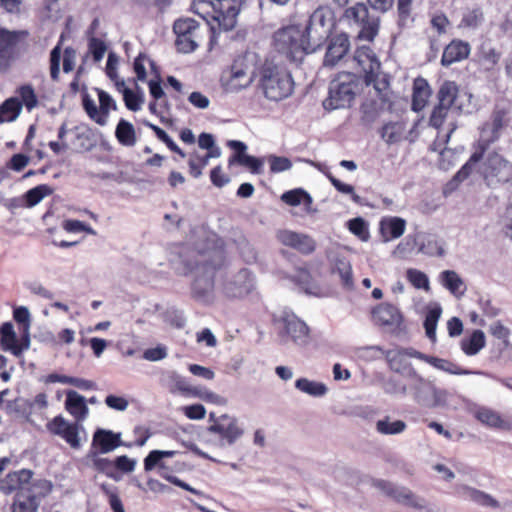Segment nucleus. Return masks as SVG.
<instances>
[{"instance_id": "nucleus-39", "label": "nucleus", "mask_w": 512, "mask_h": 512, "mask_svg": "<svg viewBox=\"0 0 512 512\" xmlns=\"http://www.w3.org/2000/svg\"><path fill=\"white\" fill-rule=\"evenodd\" d=\"M486 344L485 334L482 330H474L469 338L461 341L462 351L468 355H476Z\"/></svg>"}, {"instance_id": "nucleus-5", "label": "nucleus", "mask_w": 512, "mask_h": 512, "mask_svg": "<svg viewBox=\"0 0 512 512\" xmlns=\"http://www.w3.org/2000/svg\"><path fill=\"white\" fill-rule=\"evenodd\" d=\"M179 454L180 452L176 450H152L144 458V469L148 472L157 468L158 474L161 478L177 487L196 494L197 491L188 483L174 476V473L186 470L187 464L180 460H175L172 463L165 460L166 458H174Z\"/></svg>"}, {"instance_id": "nucleus-16", "label": "nucleus", "mask_w": 512, "mask_h": 512, "mask_svg": "<svg viewBox=\"0 0 512 512\" xmlns=\"http://www.w3.org/2000/svg\"><path fill=\"white\" fill-rule=\"evenodd\" d=\"M375 324L383 327H399L403 321L400 310L393 304L381 303L371 312Z\"/></svg>"}, {"instance_id": "nucleus-6", "label": "nucleus", "mask_w": 512, "mask_h": 512, "mask_svg": "<svg viewBox=\"0 0 512 512\" xmlns=\"http://www.w3.org/2000/svg\"><path fill=\"white\" fill-rule=\"evenodd\" d=\"M359 88L358 77L350 72L339 73L329 85L328 97L323 101L325 110L350 107Z\"/></svg>"}, {"instance_id": "nucleus-35", "label": "nucleus", "mask_w": 512, "mask_h": 512, "mask_svg": "<svg viewBox=\"0 0 512 512\" xmlns=\"http://www.w3.org/2000/svg\"><path fill=\"white\" fill-rule=\"evenodd\" d=\"M192 11L199 15L205 23L210 32L215 29V22L213 21V16L216 15V10L214 6V0H194L191 5Z\"/></svg>"}, {"instance_id": "nucleus-58", "label": "nucleus", "mask_w": 512, "mask_h": 512, "mask_svg": "<svg viewBox=\"0 0 512 512\" xmlns=\"http://www.w3.org/2000/svg\"><path fill=\"white\" fill-rule=\"evenodd\" d=\"M145 63H149L151 69L154 70L156 73H158L155 62L153 60L149 59V57L145 53H139L138 56L134 60L133 69H134V72H135L138 80H140V81L146 80L147 73H146ZM157 77L159 78V74H157Z\"/></svg>"}, {"instance_id": "nucleus-62", "label": "nucleus", "mask_w": 512, "mask_h": 512, "mask_svg": "<svg viewBox=\"0 0 512 512\" xmlns=\"http://www.w3.org/2000/svg\"><path fill=\"white\" fill-rule=\"evenodd\" d=\"M413 383L411 385V389L413 390L414 398L416 400H419L422 397V394L431 388L432 384L430 381L424 379L422 376H420L416 370L412 372V374L409 376Z\"/></svg>"}, {"instance_id": "nucleus-49", "label": "nucleus", "mask_w": 512, "mask_h": 512, "mask_svg": "<svg viewBox=\"0 0 512 512\" xmlns=\"http://www.w3.org/2000/svg\"><path fill=\"white\" fill-rule=\"evenodd\" d=\"M458 95V87L454 82H445L438 91V104L451 108Z\"/></svg>"}, {"instance_id": "nucleus-44", "label": "nucleus", "mask_w": 512, "mask_h": 512, "mask_svg": "<svg viewBox=\"0 0 512 512\" xmlns=\"http://www.w3.org/2000/svg\"><path fill=\"white\" fill-rule=\"evenodd\" d=\"M463 490L470 500H472L473 502L477 503L480 506L491 507L494 509L500 507L499 502L486 492L469 486H463Z\"/></svg>"}, {"instance_id": "nucleus-4", "label": "nucleus", "mask_w": 512, "mask_h": 512, "mask_svg": "<svg viewBox=\"0 0 512 512\" xmlns=\"http://www.w3.org/2000/svg\"><path fill=\"white\" fill-rule=\"evenodd\" d=\"M31 34L27 29H8L0 25V72L6 73L12 65L29 53Z\"/></svg>"}, {"instance_id": "nucleus-59", "label": "nucleus", "mask_w": 512, "mask_h": 512, "mask_svg": "<svg viewBox=\"0 0 512 512\" xmlns=\"http://www.w3.org/2000/svg\"><path fill=\"white\" fill-rule=\"evenodd\" d=\"M17 94L20 97L22 106L24 105L28 111H31L38 105V99L35 94L34 88L30 84L21 85L17 89Z\"/></svg>"}, {"instance_id": "nucleus-63", "label": "nucleus", "mask_w": 512, "mask_h": 512, "mask_svg": "<svg viewBox=\"0 0 512 512\" xmlns=\"http://www.w3.org/2000/svg\"><path fill=\"white\" fill-rule=\"evenodd\" d=\"M361 120L364 124L370 125L375 122L380 116V109L374 101L364 103L361 107Z\"/></svg>"}, {"instance_id": "nucleus-53", "label": "nucleus", "mask_w": 512, "mask_h": 512, "mask_svg": "<svg viewBox=\"0 0 512 512\" xmlns=\"http://www.w3.org/2000/svg\"><path fill=\"white\" fill-rule=\"evenodd\" d=\"M92 466L96 471L105 474L113 480L118 481L121 478V476L115 471L114 461H111L108 458L95 456L92 459Z\"/></svg>"}, {"instance_id": "nucleus-3", "label": "nucleus", "mask_w": 512, "mask_h": 512, "mask_svg": "<svg viewBox=\"0 0 512 512\" xmlns=\"http://www.w3.org/2000/svg\"><path fill=\"white\" fill-rule=\"evenodd\" d=\"M257 76V55L245 52L235 57L231 65L223 71L221 83L226 91L238 92L248 88Z\"/></svg>"}, {"instance_id": "nucleus-8", "label": "nucleus", "mask_w": 512, "mask_h": 512, "mask_svg": "<svg viewBox=\"0 0 512 512\" xmlns=\"http://www.w3.org/2000/svg\"><path fill=\"white\" fill-rule=\"evenodd\" d=\"M481 175L489 188H512V163L498 153L486 157Z\"/></svg>"}, {"instance_id": "nucleus-22", "label": "nucleus", "mask_w": 512, "mask_h": 512, "mask_svg": "<svg viewBox=\"0 0 512 512\" xmlns=\"http://www.w3.org/2000/svg\"><path fill=\"white\" fill-rule=\"evenodd\" d=\"M408 354L413 358L424 361L433 366L434 368L445 371L449 374L467 375L470 373L468 370L462 369L460 366L449 360L438 358L435 356H430L417 350H411V352H409Z\"/></svg>"}, {"instance_id": "nucleus-40", "label": "nucleus", "mask_w": 512, "mask_h": 512, "mask_svg": "<svg viewBox=\"0 0 512 512\" xmlns=\"http://www.w3.org/2000/svg\"><path fill=\"white\" fill-rule=\"evenodd\" d=\"M22 110V102L17 97H10L0 105V123L12 122Z\"/></svg>"}, {"instance_id": "nucleus-32", "label": "nucleus", "mask_w": 512, "mask_h": 512, "mask_svg": "<svg viewBox=\"0 0 512 512\" xmlns=\"http://www.w3.org/2000/svg\"><path fill=\"white\" fill-rule=\"evenodd\" d=\"M364 81L367 86L372 85L376 90L379 99L382 103L388 101L390 82L386 74L381 73L380 70L373 71V73L364 75Z\"/></svg>"}, {"instance_id": "nucleus-29", "label": "nucleus", "mask_w": 512, "mask_h": 512, "mask_svg": "<svg viewBox=\"0 0 512 512\" xmlns=\"http://www.w3.org/2000/svg\"><path fill=\"white\" fill-rule=\"evenodd\" d=\"M210 431L227 439L229 443H233L242 435V430L237 426L236 421L227 415H223L220 422L211 425Z\"/></svg>"}, {"instance_id": "nucleus-46", "label": "nucleus", "mask_w": 512, "mask_h": 512, "mask_svg": "<svg viewBox=\"0 0 512 512\" xmlns=\"http://www.w3.org/2000/svg\"><path fill=\"white\" fill-rule=\"evenodd\" d=\"M281 200L289 206H298L301 203L305 205L312 204V197L302 188H295L284 192L281 195Z\"/></svg>"}, {"instance_id": "nucleus-26", "label": "nucleus", "mask_w": 512, "mask_h": 512, "mask_svg": "<svg viewBox=\"0 0 512 512\" xmlns=\"http://www.w3.org/2000/svg\"><path fill=\"white\" fill-rule=\"evenodd\" d=\"M413 350L410 349H402L397 351H388L386 354V359L388 365L391 370L399 374H406L410 376L415 369L413 368L411 362L407 360V356L411 357L408 353Z\"/></svg>"}, {"instance_id": "nucleus-50", "label": "nucleus", "mask_w": 512, "mask_h": 512, "mask_svg": "<svg viewBox=\"0 0 512 512\" xmlns=\"http://www.w3.org/2000/svg\"><path fill=\"white\" fill-rule=\"evenodd\" d=\"M295 387L311 396H323L327 392V388L323 383L311 381L307 378H299L295 382Z\"/></svg>"}, {"instance_id": "nucleus-15", "label": "nucleus", "mask_w": 512, "mask_h": 512, "mask_svg": "<svg viewBox=\"0 0 512 512\" xmlns=\"http://www.w3.org/2000/svg\"><path fill=\"white\" fill-rule=\"evenodd\" d=\"M277 239L284 246L295 249L304 255L312 254L316 249L315 240L307 234L281 230L277 234Z\"/></svg>"}, {"instance_id": "nucleus-27", "label": "nucleus", "mask_w": 512, "mask_h": 512, "mask_svg": "<svg viewBox=\"0 0 512 512\" xmlns=\"http://www.w3.org/2000/svg\"><path fill=\"white\" fill-rule=\"evenodd\" d=\"M43 495H37L33 491L18 492L11 505V512H38Z\"/></svg>"}, {"instance_id": "nucleus-60", "label": "nucleus", "mask_w": 512, "mask_h": 512, "mask_svg": "<svg viewBox=\"0 0 512 512\" xmlns=\"http://www.w3.org/2000/svg\"><path fill=\"white\" fill-rule=\"evenodd\" d=\"M326 176H327L328 180L330 181V183L333 185V187L339 193L350 195V198L354 203L359 204V205L362 204L361 197L355 193L354 187L352 185L343 183L342 181L337 179L331 173L326 174Z\"/></svg>"}, {"instance_id": "nucleus-13", "label": "nucleus", "mask_w": 512, "mask_h": 512, "mask_svg": "<svg viewBox=\"0 0 512 512\" xmlns=\"http://www.w3.org/2000/svg\"><path fill=\"white\" fill-rule=\"evenodd\" d=\"M245 0H214L216 15L213 21L219 29L229 31L236 25L237 15Z\"/></svg>"}, {"instance_id": "nucleus-37", "label": "nucleus", "mask_w": 512, "mask_h": 512, "mask_svg": "<svg viewBox=\"0 0 512 512\" xmlns=\"http://www.w3.org/2000/svg\"><path fill=\"white\" fill-rule=\"evenodd\" d=\"M406 228V222L400 217H391L384 219L380 223L381 233L387 239H396L401 237Z\"/></svg>"}, {"instance_id": "nucleus-18", "label": "nucleus", "mask_w": 512, "mask_h": 512, "mask_svg": "<svg viewBox=\"0 0 512 512\" xmlns=\"http://www.w3.org/2000/svg\"><path fill=\"white\" fill-rule=\"evenodd\" d=\"M507 116L508 111L506 109L496 108L492 113L491 124H486L483 127L482 134L478 142L480 144H485L487 142V148H489L490 144L499 138L500 131L507 124Z\"/></svg>"}, {"instance_id": "nucleus-14", "label": "nucleus", "mask_w": 512, "mask_h": 512, "mask_svg": "<svg viewBox=\"0 0 512 512\" xmlns=\"http://www.w3.org/2000/svg\"><path fill=\"white\" fill-rule=\"evenodd\" d=\"M46 428L51 434L64 439L70 447L80 448L79 425L77 423H68L63 416L58 415L46 424Z\"/></svg>"}, {"instance_id": "nucleus-64", "label": "nucleus", "mask_w": 512, "mask_h": 512, "mask_svg": "<svg viewBox=\"0 0 512 512\" xmlns=\"http://www.w3.org/2000/svg\"><path fill=\"white\" fill-rule=\"evenodd\" d=\"M450 111V108L444 107L440 104H437L429 118V124L430 126L434 127L435 129H440L442 125L444 124L448 113Z\"/></svg>"}, {"instance_id": "nucleus-30", "label": "nucleus", "mask_w": 512, "mask_h": 512, "mask_svg": "<svg viewBox=\"0 0 512 512\" xmlns=\"http://www.w3.org/2000/svg\"><path fill=\"white\" fill-rule=\"evenodd\" d=\"M65 409L78 421L84 420L89 412L85 398L73 390L67 392Z\"/></svg>"}, {"instance_id": "nucleus-34", "label": "nucleus", "mask_w": 512, "mask_h": 512, "mask_svg": "<svg viewBox=\"0 0 512 512\" xmlns=\"http://www.w3.org/2000/svg\"><path fill=\"white\" fill-rule=\"evenodd\" d=\"M405 130L403 121H390L379 129V134L382 140L391 145L399 143L404 138Z\"/></svg>"}, {"instance_id": "nucleus-24", "label": "nucleus", "mask_w": 512, "mask_h": 512, "mask_svg": "<svg viewBox=\"0 0 512 512\" xmlns=\"http://www.w3.org/2000/svg\"><path fill=\"white\" fill-rule=\"evenodd\" d=\"M250 272L248 269H241L234 276L233 280L224 285V293L229 298H242L249 293Z\"/></svg>"}, {"instance_id": "nucleus-54", "label": "nucleus", "mask_w": 512, "mask_h": 512, "mask_svg": "<svg viewBox=\"0 0 512 512\" xmlns=\"http://www.w3.org/2000/svg\"><path fill=\"white\" fill-rule=\"evenodd\" d=\"M347 228L349 229V231L352 234H354L361 241L366 242L370 238L368 224L361 217H356V218L350 219L347 222Z\"/></svg>"}, {"instance_id": "nucleus-52", "label": "nucleus", "mask_w": 512, "mask_h": 512, "mask_svg": "<svg viewBox=\"0 0 512 512\" xmlns=\"http://www.w3.org/2000/svg\"><path fill=\"white\" fill-rule=\"evenodd\" d=\"M116 85L118 89H120V87H123L122 93L126 108L133 112L140 110L141 104L143 102L142 96L135 93L131 89L125 87V83L123 80L117 81Z\"/></svg>"}, {"instance_id": "nucleus-41", "label": "nucleus", "mask_w": 512, "mask_h": 512, "mask_svg": "<svg viewBox=\"0 0 512 512\" xmlns=\"http://www.w3.org/2000/svg\"><path fill=\"white\" fill-rule=\"evenodd\" d=\"M392 499L397 503L404 504L415 509H423L425 507L424 500L416 496L406 487H397Z\"/></svg>"}, {"instance_id": "nucleus-20", "label": "nucleus", "mask_w": 512, "mask_h": 512, "mask_svg": "<svg viewBox=\"0 0 512 512\" xmlns=\"http://www.w3.org/2000/svg\"><path fill=\"white\" fill-rule=\"evenodd\" d=\"M471 51L470 44L460 39H453L447 44L441 56V64L445 67L453 63L460 62L469 57Z\"/></svg>"}, {"instance_id": "nucleus-51", "label": "nucleus", "mask_w": 512, "mask_h": 512, "mask_svg": "<svg viewBox=\"0 0 512 512\" xmlns=\"http://www.w3.org/2000/svg\"><path fill=\"white\" fill-rule=\"evenodd\" d=\"M480 64L486 66V70L493 69L499 62L501 53L494 47L482 45L477 53Z\"/></svg>"}, {"instance_id": "nucleus-48", "label": "nucleus", "mask_w": 512, "mask_h": 512, "mask_svg": "<svg viewBox=\"0 0 512 512\" xmlns=\"http://www.w3.org/2000/svg\"><path fill=\"white\" fill-rule=\"evenodd\" d=\"M406 427L407 425L404 421L395 420L391 422L388 416L376 422L377 432L383 435L400 434L406 429Z\"/></svg>"}, {"instance_id": "nucleus-1", "label": "nucleus", "mask_w": 512, "mask_h": 512, "mask_svg": "<svg viewBox=\"0 0 512 512\" xmlns=\"http://www.w3.org/2000/svg\"><path fill=\"white\" fill-rule=\"evenodd\" d=\"M258 84L265 97L273 101L287 98L294 89L290 72L268 58L258 66Z\"/></svg>"}, {"instance_id": "nucleus-17", "label": "nucleus", "mask_w": 512, "mask_h": 512, "mask_svg": "<svg viewBox=\"0 0 512 512\" xmlns=\"http://www.w3.org/2000/svg\"><path fill=\"white\" fill-rule=\"evenodd\" d=\"M31 478L32 472L27 469L10 472L1 480L0 490L5 494H10L14 491H17V493L33 491L32 487H28Z\"/></svg>"}, {"instance_id": "nucleus-45", "label": "nucleus", "mask_w": 512, "mask_h": 512, "mask_svg": "<svg viewBox=\"0 0 512 512\" xmlns=\"http://www.w3.org/2000/svg\"><path fill=\"white\" fill-rule=\"evenodd\" d=\"M333 273L339 275L343 287L352 289L354 286L352 267L346 259H337L333 267Z\"/></svg>"}, {"instance_id": "nucleus-21", "label": "nucleus", "mask_w": 512, "mask_h": 512, "mask_svg": "<svg viewBox=\"0 0 512 512\" xmlns=\"http://www.w3.org/2000/svg\"><path fill=\"white\" fill-rule=\"evenodd\" d=\"M122 444L121 435L111 430L98 429L92 439V448L102 454L109 453Z\"/></svg>"}, {"instance_id": "nucleus-19", "label": "nucleus", "mask_w": 512, "mask_h": 512, "mask_svg": "<svg viewBox=\"0 0 512 512\" xmlns=\"http://www.w3.org/2000/svg\"><path fill=\"white\" fill-rule=\"evenodd\" d=\"M350 40L346 33H340L331 38L325 56L324 65H336L349 51Z\"/></svg>"}, {"instance_id": "nucleus-43", "label": "nucleus", "mask_w": 512, "mask_h": 512, "mask_svg": "<svg viewBox=\"0 0 512 512\" xmlns=\"http://www.w3.org/2000/svg\"><path fill=\"white\" fill-rule=\"evenodd\" d=\"M414 0H397V25L399 28L410 27L414 22Z\"/></svg>"}, {"instance_id": "nucleus-28", "label": "nucleus", "mask_w": 512, "mask_h": 512, "mask_svg": "<svg viewBox=\"0 0 512 512\" xmlns=\"http://www.w3.org/2000/svg\"><path fill=\"white\" fill-rule=\"evenodd\" d=\"M432 94L431 88L426 79L418 77L413 82L412 110L419 112L427 105Z\"/></svg>"}, {"instance_id": "nucleus-38", "label": "nucleus", "mask_w": 512, "mask_h": 512, "mask_svg": "<svg viewBox=\"0 0 512 512\" xmlns=\"http://www.w3.org/2000/svg\"><path fill=\"white\" fill-rule=\"evenodd\" d=\"M478 151H475L469 158V160L460 168V170L454 176V180L462 182L466 180L472 173L474 166L483 158V155L487 148V142L480 144L478 142Z\"/></svg>"}, {"instance_id": "nucleus-55", "label": "nucleus", "mask_w": 512, "mask_h": 512, "mask_svg": "<svg viewBox=\"0 0 512 512\" xmlns=\"http://www.w3.org/2000/svg\"><path fill=\"white\" fill-rule=\"evenodd\" d=\"M100 489L102 493L107 497L108 503L113 512H125L122 501L118 495L117 487L103 483L100 485Z\"/></svg>"}, {"instance_id": "nucleus-9", "label": "nucleus", "mask_w": 512, "mask_h": 512, "mask_svg": "<svg viewBox=\"0 0 512 512\" xmlns=\"http://www.w3.org/2000/svg\"><path fill=\"white\" fill-rule=\"evenodd\" d=\"M350 25L359 28L357 39L373 42L380 30V17L372 14L364 3H356L344 11Z\"/></svg>"}, {"instance_id": "nucleus-12", "label": "nucleus", "mask_w": 512, "mask_h": 512, "mask_svg": "<svg viewBox=\"0 0 512 512\" xmlns=\"http://www.w3.org/2000/svg\"><path fill=\"white\" fill-rule=\"evenodd\" d=\"M224 262V257L220 256L216 261H206L199 265L203 275L197 276L192 284V295L195 299L202 300L211 294L215 272L224 266Z\"/></svg>"}, {"instance_id": "nucleus-33", "label": "nucleus", "mask_w": 512, "mask_h": 512, "mask_svg": "<svg viewBox=\"0 0 512 512\" xmlns=\"http://www.w3.org/2000/svg\"><path fill=\"white\" fill-rule=\"evenodd\" d=\"M476 418L484 425L501 430H511L512 425L509 421L504 420L501 415L489 408H480L476 412Z\"/></svg>"}, {"instance_id": "nucleus-36", "label": "nucleus", "mask_w": 512, "mask_h": 512, "mask_svg": "<svg viewBox=\"0 0 512 512\" xmlns=\"http://www.w3.org/2000/svg\"><path fill=\"white\" fill-rule=\"evenodd\" d=\"M115 137L121 145L126 147H132L137 142L134 126L123 118H121L117 123Z\"/></svg>"}, {"instance_id": "nucleus-61", "label": "nucleus", "mask_w": 512, "mask_h": 512, "mask_svg": "<svg viewBox=\"0 0 512 512\" xmlns=\"http://www.w3.org/2000/svg\"><path fill=\"white\" fill-rule=\"evenodd\" d=\"M483 19V12L480 8L469 9L463 14L459 26L462 28H477Z\"/></svg>"}, {"instance_id": "nucleus-7", "label": "nucleus", "mask_w": 512, "mask_h": 512, "mask_svg": "<svg viewBox=\"0 0 512 512\" xmlns=\"http://www.w3.org/2000/svg\"><path fill=\"white\" fill-rule=\"evenodd\" d=\"M173 31L176 35L175 46L181 53H191L210 34L206 25L195 21L192 18L178 19L174 22Z\"/></svg>"}, {"instance_id": "nucleus-25", "label": "nucleus", "mask_w": 512, "mask_h": 512, "mask_svg": "<svg viewBox=\"0 0 512 512\" xmlns=\"http://www.w3.org/2000/svg\"><path fill=\"white\" fill-rule=\"evenodd\" d=\"M354 61L358 64L364 75L381 69V63L370 46H359L354 53Z\"/></svg>"}, {"instance_id": "nucleus-23", "label": "nucleus", "mask_w": 512, "mask_h": 512, "mask_svg": "<svg viewBox=\"0 0 512 512\" xmlns=\"http://www.w3.org/2000/svg\"><path fill=\"white\" fill-rule=\"evenodd\" d=\"M283 329L285 335L289 336L294 342L304 343L309 336V328L295 315L282 317Z\"/></svg>"}, {"instance_id": "nucleus-47", "label": "nucleus", "mask_w": 512, "mask_h": 512, "mask_svg": "<svg viewBox=\"0 0 512 512\" xmlns=\"http://www.w3.org/2000/svg\"><path fill=\"white\" fill-rule=\"evenodd\" d=\"M441 281L445 288H447L453 295L461 296L464 294L463 281L459 275L452 270H445L441 273Z\"/></svg>"}, {"instance_id": "nucleus-56", "label": "nucleus", "mask_w": 512, "mask_h": 512, "mask_svg": "<svg viewBox=\"0 0 512 512\" xmlns=\"http://www.w3.org/2000/svg\"><path fill=\"white\" fill-rule=\"evenodd\" d=\"M208 163L209 159L205 154L200 155L197 152H193L188 160L189 174L195 179L199 178Z\"/></svg>"}, {"instance_id": "nucleus-10", "label": "nucleus", "mask_w": 512, "mask_h": 512, "mask_svg": "<svg viewBox=\"0 0 512 512\" xmlns=\"http://www.w3.org/2000/svg\"><path fill=\"white\" fill-rule=\"evenodd\" d=\"M334 26V11L329 6H319L310 15L304 30L315 45H320L330 36Z\"/></svg>"}, {"instance_id": "nucleus-31", "label": "nucleus", "mask_w": 512, "mask_h": 512, "mask_svg": "<svg viewBox=\"0 0 512 512\" xmlns=\"http://www.w3.org/2000/svg\"><path fill=\"white\" fill-rule=\"evenodd\" d=\"M0 343L3 350L10 351L15 356L22 354L23 348L18 343L17 335L11 322H5L1 325Z\"/></svg>"}, {"instance_id": "nucleus-57", "label": "nucleus", "mask_w": 512, "mask_h": 512, "mask_svg": "<svg viewBox=\"0 0 512 512\" xmlns=\"http://www.w3.org/2000/svg\"><path fill=\"white\" fill-rule=\"evenodd\" d=\"M441 315V308L436 307L433 309H430L428 313L426 314L425 320H424V328L427 337L432 340L433 342L436 341V327L437 322Z\"/></svg>"}, {"instance_id": "nucleus-2", "label": "nucleus", "mask_w": 512, "mask_h": 512, "mask_svg": "<svg viewBox=\"0 0 512 512\" xmlns=\"http://www.w3.org/2000/svg\"><path fill=\"white\" fill-rule=\"evenodd\" d=\"M311 42L304 28L296 24L284 26L273 35L275 51L296 65H299L309 53Z\"/></svg>"}, {"instance_id": "nucleus-11", "label": "nucleus", "mask_w": 512, "mask_h": 512, "mask_svg": "<svg viewBox=\"0 0 512 512\" xmlns=\"http://www.w3.org/2000/svg\"><path fill=\"white\" fill-rule=\"evenodd\" d=\"M98 95L99 108H97L94 100L89 96L88 93H84L82 97L83 109L91 120L100 126L107 124L108 116L111 110H116L117 105L115 100L106 91L95 88Z\"/></svg>"}, {"instance_id": "nucleus-42", "label": "nucleus", "mask_w": 512, "mask_h": 512, "mask_svg": "<svg viewBox=\"0 0 512 512\" xmlns=\"http://www.w3.org/2000/svg\"><path fill=\"white\" fill-rule=\"evenodd\" d=\"M53 193V189L47 184H40L32 189H29L24 195V207L32 208L39 204L46 196Z\"/></svg>"}]
</instances>
